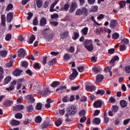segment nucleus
Masks as SVG:
<instances>
[{"instance_id":"31","label":"nucleus","mask_w":130,"mask_h":130,"mask_svg":"<svg viewBox=\"0 0 130 130\" xmlns=\"http://www.w3.org/2000/svg\"><path fill=\"white\" fill-rule=\"evenodd\" d=\"M11 124L12 125H19V124H20V121L16 120H12Z\"/></svg>"},{"instance_id":"13","label":"nucleus","mask_w":130,"mask_h":130,"mask_svg":"<svg viewBox=\"0 0 130 130\" xmlns=\"http://www.w3.org/2000/svg\"><path fill=\"white\" fill-rule=\"evenodd\" d=\"M118 59H119L118 56H116L114 57L110 61V63L111 64V67H113V66H114V62H115L116 60H118Z\"/></svg>"},{"instance_id":"64","label":"nucleus","mask_w":130,"mask_h":130,"mask_svg":"<svg viewBox=\"0 0 130 130\" xmlns=\"http://www.w3.org/2000/svg\"><path fill=\"white\" fill-rule=\"evenodd\" d=\"M92 70L93 71L94 73L95 74H98V73H99V69L97 68L96 67H94L92 68Z\"/></svg>"},{"instance_id":"21","label":"nucleus","mask_w":130,"mask_h":130,"mask_svg":"<svg viewBox=\"0 0 130 130\" xmlns=\"http://www.w3.org/2000/svg\"><path fill=\"white\" fill-rule=\"evenodd\" d=\"M120 104L121 107H123V108H124V107H126V106H127V103L124 100L121 101L120 102Z\"/></svg>"},{"instance_id":"48","label":"nucleus","mask_w":130,"mask_h":130,"mask_svg":"<svg viewBox=\"0 0 130 130\" xmlns=\"http://www.w3.org/2000/svg\"><path fill=\"white\" fill-rule=\"evenodd\" d=\"M119 37V34L115 32L112 35L113 39H117Z\"/></svg>"},{"instance_id":"47","label":"nucleus","mask_w":130,"mask_h":130,"mask_svg":"<svg viewBox=\"0 0 130 130\" xmlns=\"http://www.w3.org/2000/svg\"><path fill=\"white\" fill-rule=\"evenodd\" d=\"M109 121V118L107 117V114L106 113H104V122L105 123H107Z\"/></svg>"},{"instance_id":"9","label":"nucleus","mask_w":130,"mask_h":130,"mask_svg":"<svg viewBox=\"0 0 130 130\" xmlns=\"http://www.w3.org/2000/svg\"><path fill=\"white\" fill-rule=\"evenodd\" d=\"M46 24H47L46 18H45V17L42 18V19L40 20V26L42 27H44V26H45Z\"/></svg>"},{"instance_id":"18","label":"nucleus","mask_w":130,"mask_h":130,"mask_svg":"<svg viewBox=\"0 0 130 130\" xmlns=\"http://www.w3.org/2000/svg\"><path fill=\"white\" fill-rule=\"evenodd\" d=\"M14 109L16 111L18 110H23L24 109V106L22 105H18L14 107Z\"/></svg>"},{"instance_id":"12","label":"nucleus","mask_w":130,"mask_h":130,"mask_svg":"<svg viewBox=\"0 0 130 130\" xmlns=\"http://www.w3.org/2000/svg\"><path fill=\"white\" fill-rule=\"evenodd\" d=\"M13 17H14V13L13 12H10L7 15V22L10 23L13 20Z\"/></svg>"},{"instance_id":"17","label":"nucleus","mask_w":130,"mask_h":130,"mask_svg":"<svg viewBox=\"0 0 130 130\" xmlns=\"http://www.w3.org/2000/svg\"><path fill=\"white\" fill-rule=\"evenodd\" d=\"M67 90V87L66 86H60L58 88L56 89V91H60V93H63Z\"/></svg>"},{"instance_id":"36","label":"nucleus","mask_w":130,"mask_h":130,"mask_svg":"<svg viewBox=\"0 0 130 130\" xmlns=\"http://www.w3.org/2000/svg\"><path fill=\"white\" fill-rule=\"evenodd\" d=\"M36 109L37 110H41L42 109V104L40 103H38L36 106Z\"/></svg>"},{"instance_id":"57","label":"nucleus","mask_w":130,"mask_h":130,"mask_svg":"<svg viewBox=\"0 0 130 130\" xmlns=\"http://www.w3.org/2000/svg\"><path fill=\"white\" fill-rule=\"evenodd\" d=\"M58 14H54L51 16V19H58Z\"/></svg>"},{"instance_id":"41","label":"nucleus","mask_w":130,"mask_h":130,"mask_svg":"<svg viewBox=\"0 0 130 130\" xmlns=\"http://www.w3.org/2000/svg\"><path fill=\"white\" fill-rule=\"evenodd\" d=\"M11 39H12V35L11 34H8L5 37L6 41H10Z\"/></svg>"},{"instance_id":"23","label":"nucleus","mask_w":130,"mask_h":130,"mask_svg":"<svg viewBox=\"0 0 130 130\" xmlns=\"http://www.w3.org/2000/svg\"><path fill=\"white\" fill-rule=\"evenodd\" d=\"M110 27L112 28H114L117 25V21L116 20H112L110 23Z\"/></svg>"},{"instance_id":"7","label":"nucleus","mask_w":130,"mask_h":130,"mask_svg":"<svg viewBox=\"0 0 130 130\" xmlns=\"http://www.w3.org/2000/svg\"><path fill=\"white\" fill-rule=\"evenodd\" d=\"M77 8H78L77 4H76V3H73L71 4V7L70 8L69 12L70 13H74V12H75V10L77 9Z\"/></svg>"},{"instance_id":"16","label":"nucleus","mask_w":130,"mask_h":130,"mask_svg":"<svg viewBox=\"0 0 130 130\" xmlns=\"http://www.w3.org/2000/svg\"><path fill=\"white\" fill-rule=\"evenodd\" d=\"M1 19H2L1 26L5 27V26H6V15L5 14H3L1 16Z\"/></svg>"},{"instance_id":"34","label":"nucleus","mask_w":130,"mask_h":130,"mask_svg":"<svg viewBox=\"0 0 130 130\" xmlns=\"http://www.w3.org/2000/svg\"><path fill=\"white\" fill-rule=\"evenodd\" d=\"M35 39H36L35 36L34 35H32L29 38V41L28 43H29L30 44H32L33 42H34V41L35 40Z\"/></svg>"},{"instance_id":"45","label":"nucleus","mask_w":130,"mask_h":130,"mask_svg":"<svg viewBox=\"0 0 130 130\" xmlns=\"http://www.w3.org/2000/svg\"><path fill=\"white\" fill-rule=\"evenodd\" d=\"M91 12H97V11H98V6H92L91 8Z\"/></svg>"},{"instance_id":"11","label":"nucleus","mask_w":130,"mask_h":130,"mask_svg":"<svg viewBox=\"0 0 130 130\" xmlns=\"http://www.w3.org/2000/svg\"><path fill=\"white\" fill-rule=\"evenodd\" d=\"M93 106L94 107H95V108H99L100 107H101V106H102V102L100 101H96L94 103Z\"/></svg>"},{"instance_id":"8","label":"nucleus","mask_w":130,"mask_h":130,"mask_svg":"<svg viewBox=\"0 0 130 130\" xmlns=\"http://www.w3.org/2000/svg\"><path fill=\"white\" fill-rule=\"evenodd\" d=\"M25 99L28 100L29 103H34L35 100L32 95H28L25 96Z\"/></svg>"},{"instance_id":"28","label":"nucleus","mask_w":130,"mask_h":130,"mask_svg":"<svg viewBox=\"0 0 130 130\" xmlns=\"http://www.w3.org/2000/svg\"><path fill=\"white\" fill-rule=\"evenodd\" d=\"M55 123L56 126H59V125L62 123V120L61 118H59L56 121H55Z\"/></svg>"},{"instance_id":"38","label":"nucleus","mask_w":130,"mask_h":130,"mask_svg":"<svg viewBox=\"0 0 130 130\" xmlns=\"http://www.w3.org/2000/svg\"><path fill=\"white\" fill-rule=\"evenodd\" d=\"M61 37L63 38H67L69 36V31H66L61 35Z\"/></svg>"},{"instance_id":"19","label":"nucleus","mask_w":130,"mask_h":130,"mask_svg":"<svg viewBox=\"0 0 130 130\" xmlns=\"http://www.w3.org/2000/svg\"><path fill=\"white\" fill-rule=\"evenodd\" d=\"M86 90L89 92H92L95 90V86L87 85L86 87Z\"/></svg>"},{"instance_id":"62","label":"nucleus","mask_w":130,"mask_h":130,"mask_svg":"<svg viewBox=\"0 0 130 130\" xmlns=\"http://www.w3.org/2000/svg\"><path fill=\"white\" fill-rule=\"evenodd\" d=\"M87 119V117H86V116H84L83 117H82L80 120V122L81 123H83V122H85V121H86V120Z\"/></svg>"},{"instance_id":"1","label":"nucleus","mask_w":130,"mask_h":130,"mask_svg":"<svg viewBox=\"0 0 130 130\" xmlns=\"http://www.w3.org/2000/svg\"><path fill=\"white\" fill-rule=\"evenodd\" d=\"M84 45L85 48L88 50L89 51H92L94 49V47L92 44V40H85Z\"/></svg>"},{"instance_id":"56","label":"nucleus","mask_w":130,"mask_h":130,"mask_svg":"<svg viewBox=\"0 0 130 130\" xmlns=\"http://www.w3.org/2000/svg\"><path fill=\"white\" fill-rule=\"evenodd\" d=\"M32 24L34 25V26H37V25H38V19L37 18H35L33 20Z\"/></svg>"},{"instance_id":"5","label":"nucleus","mask_w":130,"mask_h":130,"mask_svg":"<svg viewBox=\"0 0 130 130\" xmlns=\"http://www.w3.org/2000/svg\"><path fill=\"white\" fill-rule=\"evenodd\" d=\"M16 83L17 81H16V80H14L11 82L10 83V86L9 88H6L7 91H13V90L15 89V85H16Z\"/></svg>"},{"instance_id":"54","label":"nucleus","mask_w":130,"mask_h":130,"mask_svg":"<svg viewBox=\"0 0 130 130\" xmlns=\"http://www.w3.org/2000/svg\"><path fill=\"white\" fill-rule=\"evenodd\" d=\"M113 112H117L118 111V107L117 106H113L112 107Z\"/></svg>"},{"instance_id":"53","label":"nucleus","mask_w":130,"mask_h":130,"mask_svg":"<svg viewBox=\"0 0 130 130\" xmlns=\"http://www.w3.org/2000/svg\"><path fill=\"white\" fill-rule=\"evenodd\" d=\"M50 24L52 25V26H55V27H56V26L58 25V22L57 21H50Z\"/></svg>"},{"instance_id":"15","label":"nucleus","mask_w":130,"mask_h":130,"mask_svg":"<svg viewBox=\"0 0 130 130\" xmlns=\"http://www.w3.org/2000/svg\"><path fill=\"white\" fill-rule=\"evenodd\" d=\"M22 72H23V71L21 70L20 69H16L14 72V75L16 77H19V76H20V75H21L22 73Z\"/></svg>"},{"instance_id":"61","label":"nucleus","mask_w":130,"mask_h":130,"mask_svg":"<svg viewBox=\"0 0 130 130\" xmlns=\"http://www.w3.org/2000/svg\"><path fill=\"white\" fill-rule=\"evenodd\" d=\"M77 70H78L79 72H80V73H83V72H84V66L79 67L77 68Z\"/></svg>"},{"instance_id":"42","label":"nucleus","mask_w":130,"mask_h":130,"mask_svg":"<svg viewBox=\"0 0 130 130\" xmlns=\"http://www.w3.org/2000/svg\"><path fill=\"white\" fill-rule=\"evenodd\" d=\"M81 31L83 35H87V34H88V27H84Z\"/></svg>"},{"instance_id":"39","label":"nucleus","mask_w":130,"mask_h":130,"mask_svg":"<svg viewBox=\"0 0 130 130\" xmlns=\"http://www.w3.org/2000/svg\"><path fill=\"white\" fill-rule=\"evenodd\" d=\"M121 43L122 44H128L129 43V41L127 39H123L121 40Z\"/></svg>"},{"instance_id":"2","label":"nucleus","mask_w":130,"mask_h":130,"mask_svg":"<svg viewBox=\"0 0 130 130\" xmlns=\"http://www.w3.org/2000/svg\"><path fill=\"white\" fill-rule=\"evenodd\" d=\"M67 111L71 115H75L77 113V107L75 106H70L68 108Z\"/></svg>"},{"instance_id":"35","label":"nucleus","mask_w":130,"mask_h":130,"mask_svg":"<svg viewBox=\"0 0 130 130\" xmlns=\"http://www.w3.org/2000/svg\"><path fill=\"white\" fill-rule=\"evenodd\" d=\"M26 110L27 112H32L33 111V106L28 105L26 107Z\"/></svg>"},{"instance_id":"30","label":"nucleus","mask_w":130,"mask_h":130,"mask_svg":"<svg viewBox=\"0 0 130 130\" xmlns=\"http://www.w3.org/2000/svg\"><path fill=\"white\" fill-rule=\"evenodd\" d=\"M12 80V77H7L5 80H4V83L5 85H7V84H8L9 82H11Z\"/></svg>"},{"instance_id":"58","label":"nucleus","mask_w":130,"mask_h":130,"mask_svg":"<svg viewBox=\"0 0 130 130\" xmlns=\"http://www.w3.org/2000/svg\"><path fill=\"white\" fill-rule=\"evenodd\" d=\"M91 19L92 20V21H93V22H94L95 25H98V26H100V24L96 21V20H95V17H94V16H92Z\"/></svg>"},{"instance_id":"29","label":"nucleus","mask_w":130,"mask_h":130,"mask_svg":"<svg viewBox=\"0 0 130 130\" xmlns=\"http://www.w3.org/2000/svg\"><path fill=\"white\" fill-rule=\"evenodd\" d=\"M38 8H40L42 7V0H36Z\"/></svg>"},{"instance_id":"37","label":"nucleus","mask_w":130,"mask_h":130,"mask_svg":"<svg viewBox=\"0 0 130 130\" xmlns=\"http://www.w3.org/2000/svg\"><path fill=\"white\" fill-rule=\"evenodd\" d=\"M7 54H8V51L3 50L1 51L0 55L3 56V57H6L7 56Z\"/></svg>"},{"instance_id":"6","label":"nucleus","mask_w":130,"mask_h":130,"mask_svg":"<svg viewBox=\"0 0 130 130\" xmlns=\"http://www.w3.org/2000/svg\"><path fill=\"white\" fill-rule=\"evenodd\" d=\"M25 55H26V52L25 51V50L23 49H20L18 53V56L19 57H25Z\"/></svg>"},{"instance_id":"50","label":"nucleus","mask_w":130,"mask_h":130,"mask_svg":"<svg viewBox=\"0 0 130 130\" xmlns=\"http://www.w3.org/2000/svg\"><path fill=\"white\" fill-rule=\"evenodd\" d=\"M71 56H70V54L68 53H66L64 55V59H65V60H69Z\"/></svg>"},{"instance_id":"49","label":"nucleus","mask_w":130,"mask_h":130,"mask_svg":"<svg viewBox=\"0 0 130 130\" xmlns=\"http://www.w3.org/2000/svg\"><path fill=\"white\" fill-rule=\"evenodd\" d=\"M13 7H13V4H9V5H8L7 6V8H6V11H7V12H8V11H10V10H12V9H13Z\"/></svg>"},{"instance_id":"60","label":"nucleus","mask_w":130,"mask_h":130,"mask_svg":"<svg viewBox=\"0 0 130 130\" xmlns=\"http://www.w3.org/2000/svg\"><path fill=\"white\" fill-rule=\"evenodd\" d=\"M28 17H27V20H31V18L32 17H33V13L31 12H29L27 13Z\"/></svg>"},{"instance_id":"25","label":"nucleus","mask_w":130,"mask_h":130,"mask_svg":"<svg viewBox=\"0 0 130 130\" xmlns=\"http://www.w3.org/2000/svg\"><path fill=\"white\" fill-rule=\"evenodd\" d=\"M111 67H108L105 69V71L106 72V73H109L111 77L112 76V72L111 71Z\"/></svg>"},{"instance_id":"4","label":"nucleus","mask_w":130,"mask_h":130,"mask_svg":"<svg viewBox=\"0 0 130 130\" xmlns=\"http://www.w3.org/2000/svg\"><path fill=\"white\" fill-rule=\"evenodd\" d=\"M48 92H49V89L48 88H46L43 90H40L39 93L43 97H46V96H48Z\"/></svg>"},{"instance_id":"59","label":"nucleus","mask_w":130,"mask_h":130,"mask_svg":"<svg viewBox=\"0 0 130 130\" xmlns=\"http://www.w3.org/2000/svg\"><path fill=\"white\" fill-rule=\"evenodd\" d=\"M125 71L127 74H130V66H126L125 68Z\"/></svg>"},{"instance_id":"46","label":"nucleus","mask_w":130,"mask_h":130,"mask_svg":"<svg viewBox=\"0 0 130 130\" xmlns=\"http://www.w3.org/2000/svg\"><path fill=\"white\" fill-rule=\"evenodd\" d=\"M93 122L95 124H99L100 123V119L98 118H95L93 120Z\"/></svg>"},{"instance_id":"14","label":"nucleus","mask_w":130,"mask_h":130,"mask_svg":"<svg viewBox=\"0 0 130 130\" xmlns=\"http://www.w3.org/2000/svg\"><path fill=\"white\" fill-rule=\"evenodd\" d=\"M12 104H13V101L10 100H6L4 103V106L6 107H10L12 106Z\"/></svg>"},{"instance_id":"3","label":"nucleus","mask_w":130,"mask_h":130,"mask_svg":"<svg viewBox=\"0 0 130 130\" xmlns=\"http://www.w3.org/2000/svg\"><path fill=\"white\" fill-rule=\"evenodd\" d=\"M73 73L70 75V80H75L77 76L78 75V71H77V70L76 69H73Z\"/></svg>"},{"instance_id":"26","label":"nucleus","mask_w":130,"mask_h":130,"mask_svg":"<svg viewBox=\"0 0 130 130\" xmlns=\"http://www.w3.org/2000/svg\"><path fill=\"white\" fill-rule=\"evenodd\" d=\"M119 4L120 6V8L122 9V8H124L125 7V5H126V3L123 1H121L119 2Z\"/></svg>"},{"instance_id":"32","label":"nucleus","mask_w":130,"mask_h":130,"mask_svg":"<svg viewBox=\"0 0 130 130\" xmlns=\"http://www.w3.org/2000/svg\"><path fill=\"white\" fill-rule=\"evenodd\" d=\"M79 36L80 35H79V33L77 32H74L73 34V37H72V39H73V40H77V39L79 38Z\"/></svg>"},{"instance_id":"44","label":"nucleus","mask_w":130,"mask_h":130,"mask_svg":"<svg viewBox=\"0 0 130 130\" xmlns=\"http://www.w3.org/2000/svg\"><path fill=\"white\" fill-rule=\"evenodd\" d=\"M75 14H76V16H81V15H83L82 13V10H81L80 9H77Z\"/></svg>"},{"instance_id":"40","label":"nucleus","mask_w":130,"mask_h":130,"mask_svg":"<svg viewBox=\"0 0 130 130\" xmlns=\"http://www.w3.org/2000/svg\"><path fill=\"white\" fill-rule=\"evenodd\" d=\"M16 118H17L18 119H21L23 117V115L21 113H17L15 115Z\"/></svg>"},{"instance_id":"51","label":"nucleus","mask_w":130,"mask_h":130,"mask_svg":"<svg viewBox=\"0 0 130 130\" xmlns=\"http://www.w3.org/2000/svg\"><path fill=\"white\" fill-rule=\"evenodd\" d=\"M126 49V46L125 45L120 46V51H124Z\"/></svg>"},{"instance_id":"43","label":"nucleus","mask_w":130,"mask_h":130,"mask_svg":"<svg viewBox=\"0 0 130 130\" xmlns=\"http://www.w3.org/2000/svg\"><path fill=\"white\" fill-rule=\"evenodd\" d=\"M55 62H56V59L54 58L52 60L48 62V64L49 66H53V64H54Z\"/></svg>"},{"instance_id":"55","label":"nucleus","mask_w":130,"mask_h":130,"mask_svg":"<svg viewBox=\"0 0 130 130\" xmlns=\"http://www.w3.org/2000/svg\"><path fill=\"white\" fill-rule=\"evenodd\" d=\"M86 114V111L85 110H82L79 112L80 116H84Z\"/></svg>"},{"instance_id":"33","label":"nucleus","mask_w":130,"mask_h":130,"mask_svg":"<svg viewBox=\"0 0 130 130\" xmlns=\"http://www.w3.org/2000/svg\"><path fill=\"white\" fill-rule=\"evenodd\" d=\"M59 82L54 81L52 84H51V87H53V88H55L57 87L59 85Z\"/></svg>"},{"instance_id":"22","label":"nucleus","mask_w":130,"mask_h":130,"mask_svg":"<svg viewBox=\"0 0 130 130\" xmlns=\"http://www.w3.org/2000/svg\"><path fill=\"white\" fill-rule=\"evenodd\" d=\"M51 124V122H45L42 124V127L43 128H46V127H48L49 125H50Z\"/></svg>"},{"instance_id":"27","label":"nucleus","mask_w":130,"mask_h":130,"mask_svg":"<svg viewBox=\"0 0 130 130\" xmlns=\"http://www.w3.org/2000/svg\"><path fill=\"white\" fill-rule=\"evenodd\" d=\"M81 11L82 13V14H83L84 16H87L88 15V9L85 7H83L81 9Z\"/></svg>"},{"instance_id":"63","label":"nucleus","mask_w":130,"mask_h":130,"mask_svg":"<svg viewBox=\"0 0 130 130\" xmlns=\"http://www.w3.org/2000/svg\"><path fill=\"white\" fill-rule=\"evenodd\" d=\"M17 102L18 103H22L23 102V97L20 96L17 100Z\"/></svg>"},{"instance_id":"20","label":"nucleus","mask_w":130,"mask_h":130,"mask_svg":"<svg viewBox=\"0 0 130 130\" xmlns=\"http://www.w3.org/2000/svg\"><path fill=\"white\" fill-rule=\"evenodd\" d=\"M35 120L36 123H40L42 121V118L40 116H38L35 117Z\"/></svg>"},{"instance_id":"10","label":"nucleus","mask_w":130,"mask_h":130,"mask_svg":"<svg viewBox=\"0 0 130 130\" xmlns=\"http://www.w3.org/2000/svg\"><path fill=\"white\" fill-rule=\"evenodd\" d=\"M104 79V76L102 75H99L96 77V83H101L103 79Z\"/></svg>"},{"instance_id":"24","label":"nucleus","mask_w":130,"mask_h":130,"mask_svg":"<svg viewBox=\"0 0 130 130\" xmlns=\"http://www.w3.org/2000/svg\"><path fill=\"white\" fill-rule=\"evenodd\" d=\"M3 74H4V69L0 67V82H2L3 79H4V75Z\"/></svg>"},{"instance_id":"52","label":"nucleus","mask_w":130,"mask_h":130,"mask_svg":"<svg viewBox=\"0 0 130 130\" xmlns=\"http://www.w3.org/2000/svg\"><path fill=\"white\" fill-rule=\"evenodd\" d=\"M105 91L104 90H99L96 93L100 95H104Z\"/></svg>"}]
</instances>
